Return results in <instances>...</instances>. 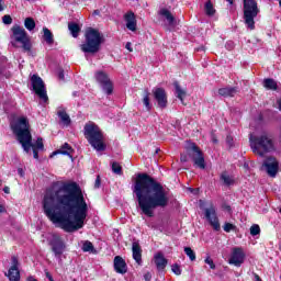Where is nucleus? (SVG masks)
<instances>
[{
	"label": "nucleus",
	"instance_id": "55",
	"mask_svg": "<svg viewBox=\"0 0 281 281\" xmlns=\"http://www.w3.org/2000/svg\"><path fill=\"white\" fill-rule=\"evenodd\" d=\"M279 111H281V99L278 101Z\"/></svg>",
	"mask_w": 281,
	"mask_h": 281
},
{
	"label": "nucleus",
	"instance_id": "39",
	"mask_svg": "<svg viewBox=\"0 0 281 281\" xmlns=\"http://www.w3.org/2000/svg\"><path fill=\"white\" fill-rule=\"evenodd\" d=\"M204 262L205 265H209L210 269H216V265L214 263V260H212V258L206 257Z\"/></svg>",
	"mask_w": 281,
	"mask_h": 281
},
{
	"label": "nucleus",
	"instance_id": "35",
	"mask_svg": "<svg viewBox=\"0 0 281 281\" xmlns=\"http://www.w3.org/2000/svg\"><path fill=\"white\" fill-rule=\"evenodd\" d=\"M112 171L114 175H122V166L117 162H112Z\"/></svg>",
	"mask_w": 281,
	"mask_h": 281
},
{
	"label": "nucleus",
	"instance_id": "57",
	"mask_svg": "<svg viewBox=\"0 0 281 281\" xmlns=\"http://www.w3.org/2000/svg\"><path fill=\"white\" fill-rule=\"evenodd\" d=\"M181 161H186V157L181 156Z\"/></svg>",
	"mask_w": 281,
	"mask_h": 281
},
{
	"label": "nucleus",
	"instance_id": "9",
	"mask_svg": "<svg viewBox=\"0 0 281 281\" xmlns=\"http://www.w3.org/2000/svg\"><path fill=\"white\" fill-rule=\"evenodd\" d=\"M31 83L36 95H38L43 102H47L49 98L47 97V90L45 89V82H43V79L37 75H33L31 77Z\"/></svg>",
	"mask_w": 281,
	"mask_h": 281
},
{
	"label": "nucleus",
	"instance_id": "47",
	"mask_svg": "<svg viewBox=\"0 0 281 281\" xmlns=\"http://www.w3.org/2000/svg\"><path fill=\"white\" fill-rule=\"evenodd\" d=\"M46 278L49 281H54V277H52V274L49 272H46Z\"/></svg>",
	"mask_w": 281,
	"mask_h": 281
},
{
	"label": "nucleus",
	"instance_id": "59",
	"mask_svg": "<svg viewBox=\"0 0 281 281\" xmlns=\"http://www.w3.org/2000/svg\"><path fill=\"white\" fill-rule=\"evenodd\" d=\"M213 142L216 144L217 140L215 138H213Z\"/></svg>",
	"mask_w": 281,
	"mask_h": 281
},
{
	"label": "nucleus",
	"instance_id": "16",
	"mask_svg": "<svg viewBox=\"0 0 281 281\" xmlns=\"http://www.w3.org/2000/svg\"><path fill=\"white\" fill-rule=\"evenodd\" d=\"M153 94L159 109H166V106H168V94H166L164 88H154Z\"/></svg>",
	"mask_w": 281,
	"mask_h": 281
},
{
	"label": "nucleus",
	"instance_id": "19",
	"mask_svg": "<svg viewBox=\"0 0 281 281\" xmlns=\"http://www.w3.org/2000/svg\"><path fill=\"white\" fill-rule=\"evenodd\" d=\"M114 270L116 273H121L122 276L128 271V267L126 266L124 258L120 256L114 257Z\"/></svg>",
	"mask_w": 281,
	"mask_h": 281
},
{
	"label": "nucleus",
	"instance_id": "46",
	"mask_svg": "<svg viewBox=\"0 0 281 281\" xmlns=\"http://www.w3.org/2000/svg\"><path fill=\"white\" fill-rule=\"evenodd\" d=\"M223 210H225L226 212H232V206L224 204Z\"/></svg>",
	"mask_w": 281,
	"mask_h": 281
},
{
	"label": "nucleus",
	"instance_id": "23",
	"mask_svg": "<svg viewBox=\"0 0 281 281\" xmlns=\"http://www.w3.org/2000/svg\"><path fill=\"white\" fill-rule=\"evenodd\" d=\"M74 148L69 144L65 143L58 150L54 151L53 155H67L71 158Z\"/></svg>",
	"mask_w": 281,
	"mask_h": 281
},
{
	"label": "nucleus",
	"instance_id": "6",
	"mask_svg": "<svg viewBox=\"0 0 281 281\" xmlns=\"http://www.w3.org/2000/svg\"><path fill=\"white\" fill-rule=\"evenodd\" d=\"M102 45V34L95 29H88L86 31V41L81 44V52L85 54H98Z\"/></svg>",
	"mask_w": 281,
	"mask_h": 281
},
{
	"label": "nucleus",
	"instance_id": "26",
	"mask_svg": "<svg viewBox=\"0 0 281 281\" xmlns=\"http://www.w3.org/2000/svg\"><path fill=\"white\" fill-rule=\"evenodd\" d=\"M143 104L146 111H150V109H153V105L150 104V92L148 89H145L143 92Z\"/></svg>",
	"mask_w": 281,
	"mask_h": 281
},
{
	"label": "nucleus",
	"instance_id": "45",
	"mask_svg": "<svg viewBox=\"0 0 281 281\" xmlns=\"http://www.w3.org/2000/svg\"><path fill=\"white\" fill-rule=\"evenodd\" d=\"M34 159H38V149H33Z\"/></svg>",
	"mask_w": 281,
	"mask_h": 281
},
{
	"label": "nucleus",
	"instance_id": "31",
	"mask_svg": "<svg viewBox=\"0 0 281 281\" xmlns=\"http://www.w3.org/2000/svg\"><path fill=\"white\" fill-rule=\"evenodd\" d=\"M175 89H176V95L179 98L180 102L183 104V98L186 97V90L181 89V86L179 82L173 83Z\"/></svg>",
	"mask_w": 281,
	"mask_h": 281
},
{
	"label": "nucleus",
	"instance_id": "27",
	"mask_svg": "<svg viewBox=\"0 0 281 281\" xmlns=\"http://www.w3.org/2000/svg\"><path fill=\"white\" fill-rule=\"evenodd\" d=\"M43 33V38L47 43V45H54V34H52V31H49V29L47 27H44Z\"/></svg>",
	"mask_w": 281,
	"mask_h": 281
},
{
	"label": "nucleus",
	"instance_id": "29",
	"mask_svg": "<svg viewBox=\"0 0 281 281\" xmlns=\"http://www.w3.org/2000/svg\"><path fill=\"white\" fill-rule=\"evenodd\" d=\"M68 30L74 38H78V34H80V26L78 24L70 22L68 24Z\"/></svg>",
	"mask_w": 281,
	"mask_h": 281
},
{
	"label": "nucleus",
	"instance_id": "7",
	"mask_svg": "<svg viewBox=\"0 0 281 281\" xmlns=\"http://www.w3.org/2000/svg\"><path fill=\"white\" fill-rule=\"evenodd\" d=\"M259 12L258 3L254 0H244V21L249 30H254L256 27L254 19L258 16Z\"/></svg>",
	"mask_w": 281,
	"mask_h": 281
},
{
	"label": "nucleus",
	"instance_id": "53",
	"mask_svg": "<svg viewBox=\"0 0 281 281\" xmlns=\"http://www.w3.org/2000/svg\"><path fill=\"white\" fill-rule=\"evenodd\" d=\"M5 212V207H3V205L0 204V214Z\"/></svg>",
	"mask_w": 281,
	"mask_h": 281
},
{
	"label": "nucleus",
	"instance_id": "28",
	"mask_svg": "<svg viewBox=\"0 0 281 281\" xmlns=\"http://www.w3.org/2000/svg\"><path fill=\"white\" fill-rule=\"evenodd\" d=\"M204 12L206 16H214L216 14V9H214V4H212V1H206L204 4Z\"/></svg>",
	"mask_w": 281,
	"mask_h": 281
},
{
	"label": "nucleus",
	"instance_id": "60",
	"mask_svg": "<svg viewBox=\"0 0 281 281\" xmlns=\"http://www.w3.org/2000/svg\"><path fill=\"white\" fill-rule=\"evenodd\" d=\"M229 49H232V45H228Z\"/></svg>",
	"mask_w": 281,
	"mask_h": 281
},
{
	"label": "nucleus",
	"instance_id": "17",
	"mask_svg": "<svg viewBox=\"0 0 281 281\" xmlns=\"http://www.w3.org/2000/svg\"><path fill=\"white\" fill-rule=\"evenodd\" d=\"M12 266L10 267L8 273H5L7 278L10 281H20L21 272L19 271V259L16 257L11 258Z\"/></svg>",
	"mask_w": 281,
	"mask_h": 281
},
{
	"label": "nucleus",
	"instance_id": "13",
	"mask_svg": "<svg viewBox=\"0 0 281 281\" xmlns=\"http://www.w3.org/2000/svg\"><path fill=\"white\" fill-rule=\"evenodd\" d=\"M204 216L215 232L221 231V223L218 222V215H216V207L212 204L204 210Z\"/></svg>",
	"mask_w": 281,
	"mask_h": 281
},
{
	"label": "nucleus",
	"instance_id": "1",
	"mask_svg": "<svg viewBox=\"0 0 281 281\" xmlns=\"http://www.w3.org/2000/svg\"><path fill=\"white\" fill-rule=\"evenodd\" d=\"M44 213L64 232H77L85 226L89 205L76 182H60L48 189L43 200Z\"/></svg>",
	"mask_w": 281,
	"mask_h": 281
},
{
	"label": "nucleus",
	"instance_id": "12",
	"mask_svg": "<svg viewBox=\"0 0 281 281\" xmlns=\"http://www.w3.org/2000/svg\"><path fill=\"white\" fill-rule=\"evenodd\" d=\"M245 250L240 247H234L231 251L228 262L231 265H234V267H243V265L245 263Z\"/></svg>",
	"mask_w": 281,
	"mask_h": 281
},
{
	"label": "nucleus",
	"instance_id": "11",
	"mask_svg": "<svg viewBox=\"0 0 281 281\" xmlns=\"http://www.w3.org/2000/svg\"><path fill=\"white\" fill-rule=\"evenodd\" d=\"M49 245L52 247V251L57 258L60 260L63 254H65V249H67V245H65V240L59 235H53L52 239L49 240Z\"/></svg>",
	"mask_w": 281,
	"mask_h": 281
},
{
	"label": "nucleus",
	"instance_id": "3",
	"mask_svg": "<svg viewBox=\"0 0 281 281\" xmlns=\"http://www.w3.org/2000/svg\"><path fill=\"white\" fill-rule=\"evenodd\" d=\"M11 128L25 153H30L31 148L35 150H43V138H37L35 143H32V133L30 132V123L27 122L26 116L18 117L13 123H11Z\"/></svg>",
	"mask_w": 281,
	"mask_h": 281
},
{
	"label": "nucleus",
	"instance_id": "30",
	"mask_svg": "<svg viewBox=\"0 0 281 281\" xmlns=\"http://www.w3.org/2000/svg\"><path fill=\"white\" fill-rule=\"evenodd\" d=\"M263 87L270 91H276L278 89V82L273 79H265Z\"/></svg>",
	"mask_w": 281,
	"mask_h": 281
},
{
	"label": "nucleus",
	"instance_id": "14",
	"mask_svg": "<svg viewBox=\"0 0 281 281\" xmlns=\"http://www.w3.org/2000/svg\"><path fill=\"white\" fill-rule=\"evenodd\" d=\"M189 150L193 151L192 159L194 165L201 170H205V158L203 157V153L198 148L196 144L191 143L189 145Z\"/></svg>",
	"mask_w": 281,
	"mask_h": 281
},
{
	"label": "nucleus",
	"instance_id": "49",
	"mask_svg": "<svg viewBox=\"0 0 281 281\" xmlns=\"http://www.w3.org/2000/svg\"><path fill=\"white\" fill-rule=\"evenodd\" d=\"M226 142H227V144H228L229 146H232V136H227V137H226Z\"/></svg>",
	"mask_w": 281,
	"mask_h": 281
},
{
	"label": "nucleus",
	"instance_id": "40",
	"mask_svg": "<svg viewBox=\"0 0 281 281\" xmlns=\"http://www.w3.org/2000/svg\"><path fill=\"white\" fill-rule=\"evenodd\" d=\"M2 22L4 23V25H12V16L3 15Z\"/></svg>",
	"mask_w": 281,
	"mask_h": 281
},
{
	"label": "nucleus",
	"instance_id": "5",
	"mask_svg": "<svg viewBox=\"0 0 281 281\" xmlns=\"http://www.w3.org/2000/svg\"><path fill=\"white\" fill-rule=\"evenodd\" d=\"M85 137L94 150L102 151L106 149L102 131H100V127L95 123L89 122L85 125Z\"/></svg>",
	"mask_w": 281,
	"mask_h": 281
},
{
	"label": "nucleus",
	"instance_id": "33",
	"mask_svg": "<svg viewBox=\"0 0 281 281\" xmlns=\"http://www.w3.org/2000/svg\"><path fill=\"white\" fill-rule=\"evenodd\" d=\"M24 27H26V30H29V32H32V30H34V27H36V22H34V19H32V18H26L24 21Z\"/></svg>",
	"mask_w": 281,
	"mask_h": 281
},
{
	"label": "nucleus",
	"instance_id": "42",
	"mask_svg": "<svg viewBox=\"0 0 281 281\" xmlns=\"http://www.w3.org/2000/svg\"><path fill=\"white\" fill-rule=\"evenodd\" d=\"M58 78L59 80H65V71L63 69L58 70Z\"/></svg>",
	"mask_w": 281,
	"mask_h": 281
},
{
	"label": "nucleus",
	"instance_id": "54",
	"mask_svg": "<svg viewBox=\"0 0 281 281\" xmlns=\"http://www.w3.org/2000/svg\"><path fill=\"white\" fill-rule=\"evenodd\" d=\"M20 177H23V169H18Z\"/></svg>",
	"mask_w": 281,
	"mask_h": 281
},
{
	"label": "nucleus",
	"instance_id": "56",
	"mask_svg": "<svg viewBox=\"0 0 281 281\" xmlns=\"http://www.w3.org/2000/svg\"><path fill=\"white\" fill-rule=\"evenodd\" d=\"M231 5L234 3V0H226Z\"/></svg>",
	"mask_w": 281,
	"mask_h": 281
},
{
	"label": "nucleus",
	"instance_id": "61",
	"mask_svg": "<svg viewBox=\"0 0 281 281\" xmlns=\"http://www.w3.org/2000/svg\"><path fill=\"white\" fill-rule=\"evenodd\" d=\"M229 49H232V45H228Z\"/></svg>",
	"mask_w": 281,
	"mask_h": 281
},
{
	"label": "nucleus",
	"instance_id": "20",
	"mask_svg": "<svg viewBox=\"0 0 281 281\" xmlns=\"http://www.w3.org/2000/svg\"><path fill=\"white\" fill-rule=\"evenodd\" d=\"M238 93V88L236 87H225L218 89V95L222 98H234Z\"/></svg>",
	"mask_w": 281,
	"mask_h": 281
},
{
	"label": "nucleus",
	"instance_id": "38",
	"mask_svg": "<svg viewBox=\"0 0 281 281\" xmlns=\"http://www.w3.org/2000/svg\"><path fill=\"white\" fill-rule=\"evenodd\" d=\"M171 271L175 276H181V266L175 263L171 266Z\"/></svg>",
	"mask_w": 281,
	"mask_h": 281
},
{
	"label": "nucleus",
	"instance_id": "58",
	"mask_svg": "<svg viewBox=\"0 0 281 281\" xmlns=\"http://www.w3.org/2000/svg\"><path fill=\"white\" fill-rule=\"evenodd\" d=\"M94 14H100V11L95 10V11H94Z\"/></svg>",
	"mask_w": 281,
	"mask_h": 281
},
{
	"label": "nucleus",
	"instance_id": "44",
	"mask_svg": "<svg viewBox=\"0 0 281 281\" xmlns=\"http://www.w3.org/2000/svg\"><path fill=\"white\" fill-rule=\"evenodd\" d=\"M125 49L133 52V47L131 46V42H127L125 45Z\"/></svg>",
	"mask_w": 281,
	"mask_h": 281
},
{
	"label": "nucleus",
	"instance_id": "36",
	"mask_svg": "<svg viewBox=\"0 0 281 281\" xmlns=\"http://www.w3.org/2000/svg\"><path fill=\"white\" fill-rule=\"evenodd\" d=\"M258 234H260V226L258 224H254L250 227V235L251 236H258Z\"/></svg>",
	"mask_w": 281,
	"mask_h": 281
},
{
	"label": "nucleus",
	"instance_id": "2",
	"mask_svg": "<svg viewBox=\"0 0 281 281\" xmlns=\"http://www.w3.org/2000/svg\"><path fill=\"white\" fill-rule=\"evenodd\" d=\"M133 192L136 194L142 212L149 217L153 216V210L167 207L170 203L168 190L147 173L137 175Z\"/></svg>",
	"mask_w": 281,
	"mask_h": 281
},
{
	"label": "nucleus",
	"instance_id": "41",
	"mask_svg": "<svg viewBox=\"0 0 281 281\" xmlns=\"http://www.w3.org/2000/svg\"><path fill=\"white\" fill-rule=\"evenodd\" d=\"M232 229H234L233 224H231V223H225L224 224V232L229 233Z\"/></svg>",
	"mask_w": 281,
	"mask_h": 281
},
{
	"label": "nucleus",
	"instance_id": "37",
	"mask_svg": "<svg viewBox=\"0 0 281 281\" xmlns=\"http://www.w3.org/2000/svg\"><path fill=\"white\" fill-rule=\"evenodd\" d=\"M82 251H93V244L91 241H85L82 245Z\"/></svg>",
	"mask_w": 281,
	"mask_h": 281
},
{
	"label": "nucleus",
	"instance_id": "48",
	"mask_svg": "<svg viewBox=\"0 0 281 281\" xmlns=\"http://www.w3.org/2000/svg\"><path fill=\"white\" fill-rule=\"evenodd\" d=\"M95 188H100V176H98L95 180Z\"/></svg>",
	"mask_w": 281,
	"mask_h": 281
},
{
	"label": "nucleus",
	"instance_id": "21",
	"mask_svg": "<svg viewBox=\"0 0 281 281\" xmlns=\"http://www.w3.org/2000/svg\"><path fill=\"white\" fill-rule=\"evenodd\" d=\"M133 259L137 262V265H142V247L139 243L134 241L132 244Z\"/></svg>",
	"mask_w": 281,
	"mask_h": 281
},
{
	"label": "nucleus",
	"instance_id": "4",
	"mask_svg": "<svg viewBox=\"0 0 281 281\" xmlns=\"http://www.w3.org/2000/svg\"><path fill=\"white\" fill-rule=\"evenodd\" d=\"M250 148L255 155L265 157L267 153L273 150V140L267 132H262L260 135H249Z\"/></svg>",
	"mask_w": 281,
	"mask_h": 281
},
{
	"label": "nucleus",
	"instance_id": "24",
	"mask_svg": "<svg viewBox=\"0 0 281 281\" xmlns=\"http://www.w3.org/2000/svg\"><path fill=\"white\" fill-rule=\"evenodd\" d=\"M57 115H58L60 122H63V124L65 126H69V124H71V119L69 117V114H67V112L65 110L59 109L57 111Z\"/></svg>",
	"mask_w": 281,
	"mask_h": 281
},
{
	"label": "nucleus",
	"instance_id": "8",
	"mask_svg": "<svg viewBox=\"0 0 281 281\" xmlns=\"http://www.w3.org/2000/svg\"><path fill=\"white\" fill-rule=\"evenodd\" d=\"M11 32L13 34L14 41L16 43H21L25 52H30V49H32V43L30 42V37L27 36V32H25V29L19 25H14L11 29Z\"/></svg>",
	"mask_w": 281,
	"mask_h": 281
},
{
	"label": "nucleus",
	"instance_id": "34",
	"mask_svg": "<svg viewBox=\"0 0 281 281\" xmlns=\"http://www.w3.org/2000/svg\"><path fill=\"white\" fill-rule=\"evenodd\" d=\"M184 254L188 256V258H190V260L192 262H194V260H196V254L194 252V250H192V248L186 247Z\"/></svg>",
	"mask_w": 281,
	"mask_h": 281
},
{
	"label": "nucleus",
	"instance_id": "51",
	"mask_svg": "<svg viewBox=\"0 0 281 281\" xmlns=\"http://www.w3.org/2000/svg\"><path fill=\"white\" fill-rule=\"evenodd\" d=\"M26 281H38V280H36V278H34L33 276H30L27 277Z\"/></svg>",
	"mask_w": 281,
	"mask_h": 281
},
{
	"label": "nucleus",
	"instance_id": "32",
	"mask_svg": "<svg viewBox=\"0 0 281 281\" xmlns=\"http://www.w3.org/2000/svg\"><path fill=\"white\" fill-rule=\"evenodd\" d=\"M160 14H161L162 16H165V19L168 21V24H169V25H175V16L172 15V13H170L169 10L162 9V10L160 11Z\"/></svg>",
	"mask_w": 281,
	"mask_h": 281
},
{
	"label": "nucleus",
	"instance_id": "18",
	"mask_svg": "<svg viewBox=\"0 0 281 281\" xmlns=\"http://www.w3.org/2000/svg\"><path fill=\"white\" fill-rule=\"evenodd\" d=\"M124 21L130 32H137V18L135 16L134 12L128 11L127 13H125Z\"/></svg>",
	"mask_w": 281,
	"mask_h": 281
},
{
	"label": "nucleus",
	"instance_id": "25",
	"mask_svg": "<svg viewBox=\"0 0 281 281\" xmlns=\"http://www.w3.org/2000/svg\"><path fill=\"white\" fill-rule=\"evenodd\" d=\"M220 179L224 186H234L235 183L234 176H231L227 171L222 172Z\"/></svg>",
	"mask_w": 281,
	"mask_h": 281
},
{
	"label": "nucleus",
	"instance_id": "15",
	"mask_svg": "<svg viewBox=\"0 0 281 281\" xmlns=\"http://www.w3.org/2000/svg\"><path fill=\"white\" fill-rule=\"evenodd\" d=\"M263 170H266L267 175L269 177H276L278 175V168H279V162L276 157H268L262 165Z\"/></svg>",
	"mask_w": 281,
	"mask_h": 281
},
{
	"label": "nucleus",
	"instance_id": "50",
	"mask_svg": "<svg viewBox=\"0 0 281 281\" xmlns=\"http://www.w3.org/2000/svg\"><path fill=\"white\" fill-rule=\"evenodd\" d=\"M3 192H4L5 194H10V188H9V187H4V188H3Z\"/></svg>",
	"mask_w": 281,
	"mask_h": 281
},
{
	"label": "nucleus",
	"instance_id": "52",
	"mask_svg": "<svg viewBox=\"0 0 281 281\" xmlns=\"http://www.w3.org/2000/svg\"><path fill=\"white\" fill-rule=\"evenodd\" d=\"M199 205H200L201 209H203V207L205 206V202L200 201V202H199Z\"/></svg>",
	"mask_w": 281,
	"mask_h": 281
},
{
	"label": "nucleus",
	"instance_id": "10",
	"mask_svg": "<svg viewBox=\"0 0 281 281\" xmlns=\"http://www.w3.org/2000/svg\"><path fill=\"white\" fill-rule=\"evenodd\" d=\"M94 78L106 95L113 93V81H111L106 72L99 70L94 74Z\"/></svg>",
	"mask_w": 281,
	"mask_h": 281
},
{
	"label": "nucleus",
	"instance_id": "43",
	"mask_svg": "<svg viewBox=\"0 0 281 281\" xmlns=\"http://www.w3.org/2000/svg\"><path fill=\"white\" fill-rule=\"evenodd\" d=\"M144 280H146V281L153 280V274H151L150 272H146V273L144 274Z\"/></svg>",
	"mask_w": 281,
	"mask_h": 281
},
{
	"label": "nucleus",
	"instance_id": "22",
	"mask_svg": "<svg viewBox=\"0 0 281 281\" xmlns=\"http://www.w3.org/2000/svg\"><path fill=\"white\" fill-rule=\"evenodd\" d=\"M154 258H155V265L158 271L166 269V266L168 265V260H166V257H164L161 252L156 254Z\"/></svg>",
	"mask_w": 281,
	"mask_h": 281
}]
</instances>
